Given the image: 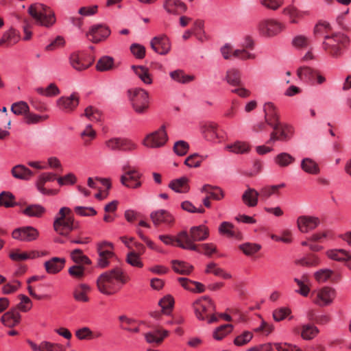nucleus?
<instances>
[{
  "label": "nucleus",
  "instance_id": "55",
  "mask_svg": "<svg viewBox=\"0 0 351 351\" xmlns=\"http://www.w3.org/2000/svg\"><path fill=\"white\" fill-rule=\"evenodd\" d=\"M295 263L305 267H314L319 264V259L317 256L311 254L306 257L296 260Z\"/></svg>",
  "mask_w": 351,
  "mask_h": 351
},
{
  "label": "nucleus",
  "instance_id": "16",
  "mask_svg": "<svg viewBox=\"0 0 351 351\" xmlns=\"http://www.w3.org/2000/svg\"><path fill=\"white\" fill-rule=\"evenodd\" d=\"M150 46L155 52L160 55H166L171 50V43L165 34L154 37L150 42Z\"/></svg>",
  "mask_w": 351,
  "mask_h": 351
},
{
  "label": "nucleus",
  "instance_id": "17",
  "mask_svg": "<svg viewBox=\"0 0 351 351\" xmlns=\"http://www.w3.org/2000/svg\"><path fill=\"white\" fill-rule=\"evenodd\" d=\"M38 231L34 227L25 226L15 229L12 232V237L14 239L29 242L36 239L38 237Z\"/></svg>",
  "mask_w": 351,
  "mask_h": 351
},
{
  "label": "nucleus",
  "instance_id": "61",
  "mask_svg": "<svg viewBox=\"0 0 351 351\" xmlns=\"http://www.w3.org/2000/svg\"><path fill=\"white\" fill-rule=\"evenodd\" d=\"M232 325L231 324H224L219 327H218L213 332V337L216 340H221L224 337H226L228 333L232 331Z\"/></svg>",
  "mask_w": 351,
  "mask_h": 351
},
{
  "label": "nucleus",
  "instance_id": "6",
  "mask_svg": "<svg viewBox=\"0 0 351 351\" xmlns=\"http://www.w3.org/2000/svg\"><path fill=\"white\" fill-rule=\"evenodd\" d=\"M196 317L199 320H207L208 324L217 322V317L212 314L215 311V305L208 297H202L193 304Z\"/></svg>",
  "mask_w": 351,
  "mask_h": 351
},
{
  "label": "nucleus",
  "instance_id": "18",
  "mask_svg": "<svg viewBox=\"0 0 351 351\" xmlns=\"http://www.w3.org/2000/svg\"><path fill=\"white\" fill-rule=\"evenodd\" d=\"M110 34V30L108 27L103 25H95L90 28L86 36L91 42L98 43L108 38Z\"/></svg>",
  "mask_w": 351,
  "mask_h": 351
},
{
  "label": "nucleus",
  "instance_id": "51",
  "mask_svg": "<svg viewBox=\"0 0 351 351\" xmlns=\"http://www.w3.org/2000/svg\"><path fill=\"white\" fill-rule=\"evenodd\" d=\"M15 197L9 191H3L0 193V206L6 208L13 207L16 205Z\"/></svg>",
  "mask_w": 351,
  "mask_h": 351
},
{
  "label": "nucleus",
  "instance_id": "26",
  "mask_svg": "<svg viewBox=\"0 0 351 351\" xmlns=\"http://www.w3.org/2000/svg\"><path fill=\"white\" fill-rule=\"evenodd\" d=\"M285 187V184L282 183L276 185H267L260 189L259 197L263 202L267 201L271 195H278L279 190Z\"/></svg>",
  "mask_w": 351,
  "mask_h": 351
},
{
  "label": "nucleus",
  "instance_id": "13",
  "mask_svg": "<svg viewBox=\"0 0 351 351\" xmlns=\"http://www.w3.org/2000/svg\"><path fill=\"white\" fill-rule=\"evenodd\" d=\"M123 171L125 175L121 177L122 184L130 188H138L141 183L138 181L141 174L135 168H131L130 166H124Z\"/></svg>",
  "mask_w": 351,
  "mask_h": 351
},
{
  "label": "nucleus",
  "instance_id": "24",
  "mask_svg": "<svg viewBox=\"0 0 351 351\" xmlns=\"http://www.w3.org/2000/svg\"><path fill=\"white\" fill-rule=\"evenodd\" d=\"M259 193L253 188L248 187L243 193L241 199L245 205L254 207L258 204Z\"/></svg>",
  "mask_w": 351,
  "mask_h": 351
},
{
  "label": "nucleus",
  "instance_id": "53",
  "mask_svg": "<svg viewBox=\"0 0 351 351\" xmlns=\"http://www.w3.org/2000/svg\"><path fill=\"white\" fill-rule=\"evenodd\" d=\"M38 253L36 252H21L19 250L10 252V257L12 260L15 261H25L29 258H34L37 256Z\"/></svg>",
  "mask_w": 351,
  "mask_h": 351
},
{
  "label": "nucleus",
  "instance_id": "40",
  "mask_svg": "<svg viewBox=\"0 0 351 351\" xmlns=\"http://www.w3.org/2000/svg\"><path fill=\"white\" fill-rule=\"evenodd\" d=\"M219 232L221 234L232 238H239L240 237V233L236 230L234 226L228 221H223L220 224Z\"/></svg>",
  "mask_w": 351,
  "mask_h": 351
},
{
  "label": "nucleus",
  "instance_id": "15",
  "mask_svg": "<svg viewBox=\"0 0 351 351\" xmlns=\"http://www.w3.org/2000/svg\"><path fill=\"white\" fill-rule=\"evenodd\" d=\"M79 102L80 97L77 93H73L70 96L61 97L56 101L58 107L67 113L74 111L79 105Z\"/></svg>",
  "mask_w": 351,
  "mask_h": 351
},
{
  "label": "nucleus",
  "instance_id": "38",
  "mask_svg": "<svg viewBox=\"0 0 351 351\" xmlns=\"http://www.w3.org/2000/svg\"><path fill=\"white\" fill-rule=\"evenodd\" d=\"M204 138L209 141H215L219 138L217 125L213 123H205L202 128Z\"/></svg>",
  "mask_w": 351,
  "mask_h": 351
},
{
  "label": "nucleus",
  "instance_id": "9",
  "mask_svg": "<svg viewBox=\"0 0 351 351\" xmlns=\"http://www.w3.org/2000/svg\"><path fill=\"white\" fill-rule=\"evenodd\" d=\"M335 296V290L330 287H324L313 291L311 295L313 302L319 306L330 305Z\"/></svg>",
  "mask_w": 351,
  "mask_h": 351
},
{
  "label": "nucleus",
  "instance_id": "62",
  "mask_svg": "<svg viewBox=\"0 0 351 351\" xmlns=\"http://www.w3.org/2000/svg\"><path fill=\"white\" fill-rule=\"evenodd\" d=\"M333 274V271L328 269H319L314 274L315 279L319 283H324L329 280L332 275Z\"/></svg>",
  "mask_w": 351,
  "mask_h": 351
},
{
  "label": "nucleus",
  "instance_id": "37",
  "mask_svg": "<svg viewBox=\"0 0 351 351\" xmlns=\"http://www.w3.org/2000/svg\"><path fill=\"white\" fill-rule=\"evenodd\" d=\"M178 281L187 290L198 293L204 291V286L200 282L192 281L186 278H179Z\"/></svg>",
  "mask_w": 351,
  "mask_h": 351
},
{
  "label": "nucleus",
  "instance_id": "31",
  "mask_svg": "<svg viewBox=\"0 0 351 351\" xmlns=\"http://www.w3.org/2000/svg\"><path fill=\"white\" fill-rule=\"evenodd\" d=\"M12 176L17 179L29 180L34 176V173L23 165H18L12 169Z\"/></svg>",
  "mask_w": 351,
  "mask_h": 351
},
{
  "label": "nucleus",
  "instance_id": "29",
  "mask_svg": "<svg viewBox=\"0 0 351 351\" xmlns=\"http://www.w3.org/2000/svg\"><path fill=\"white\" fill-rule=\"evenodd\" d=\"M164 8L169 14H180L186 9L184 3L179 0H166L164 3Z\"/></svg>",
  "mask_w": 351,
  "mask_h": 351
},
{
  "label": "nucleus",
  "instance_id": "14",
  "mask_svg": "<svg viewBox=\"0 0 351 351\" xmlns=\"http://www.w3.org/2000/svg\"><path fill=\"white\" fill-rule=\"evenodd\" d=\"M71 66L78 71L87 69L93 62V60L88 57L85 53H73L69 58Z\"/></svg>",
  "mask_w": 351,
  "mask_h": 351
},
{
  "label": "nucleus",
  "instance_id": "28",
  "mask_svg": "<svg viewBox=\"0 0 351 351\" xmlns=\"http://www.w3.org/2000/svg\"><path fill=\"white\" fill-rule=\"evenodd\" d=\"M169 76L171 80L182 84H187L195 80L194 75H187L182 69H177L170 72Z\"/></svg>",
  "mask_w": 351,
  "mask_h": 351
},
{
  "label": "nucleus",
  "instance_id": "4",
  "mask_svg": "<svg viewBox=\"0 0 351 351\" xmlns=\"http://www.w3.org/2000/svg\"><path fill=\"white\" fill-rule=\"evenodd\" d=\"M349 43L348 38L342 33H335L324 35L322 46L324 50L333 58H338L341 54L342 49Z\"/></svg>",
  "mask_w": 351,
  "mask_h": 351
},
{
  "label": "nucleus",
  "instance_id": "3",
  "mask_svg": "<svg viewBox=\"0 0 351 351\" xmlns=\"http://www.w3.org/2000/svg\"><path fill=\"white\" fill-rule=\"evenodd\" d=\"M27 12L35 22L40 25L50 27L56 21L54 12L44 4L38 3L32 4L28 8Z\"/></svg>",
  "mask_w": 351,
  "mask_h": 351
},
{
  "label": "nucleus",
  "instance_id": "52",
  "mask_svg": "<svg viewBox=\"0 0 351 351\" xmlns=\"http://www.w3.org/2000/svg\"><path fill=\"white\" fill-rule=\"evenodd\" d=\"M11 111L16 115H24L29 111L28 104L23 101L14 103L11 106Z\"/></svg>",
  "mask_w": 351,
  "mask_h": 351
},
{
  "label": "nucleus",
  "instance_id": "5",
  "mask_svg": "<svg viewBox=\"0 0 351 351\" xmlns=\"http://www.w3.org/2000/svg\"><path fill=\"white\" fill-rule=\"evenodd\" d=\"M76 228L71 210L68 207H62L55 217L53 229L59 234L67 237Z\"/></svg>",
  "mask_w": 351,
  "mask_h": 351
},
{
  "label": "nucleus",
  "instance_id": "48",
  "mask_svg": "<svg viewBox=\"0 0 351 351\" xmlns=\"http://www.w3.org/2000/svg\"><path fill=\"white\" fill-rule=\"evenodd\" d=\"M226 79L230 84L232 86H239L241 82L240 71L234 68L228 70Z\"/></svg>",
  "mask_w": 351,
  "mask_h": 351
},
{
  "label": "nucleus",
  "instance_id": "33",
  "mask_svg": "<svg viewBox=\"0 0 351 351\" xmlns=\"http://www.w3.org/2000/svg\"><path fill=\"white\" fill-rule=\"evenodd\" d=\"M90 291V288L88 285L81 284L74 289L73 298L77 302H87L89 301L88 293Z\"/></svg>",
  "mask_w": 351,
  "mask_h": 351
},
{
  "label": "nucleus",
  "instance_id": "7",
  "mask_svg": "<svg viewBox=\"0 0 351 351\" xmlns=\"http://www.w3.org/2000/svg\"><path fill=\"white\" fill-rule=\"evenodd\" d=\"M128 98L132 109L138 114H144L149 108V93L141 88L129 89Z\"/></svg>",
  "mask_w": 351,
  "mask_h": 351
},
{
  "label": "nucleus",
  "instance_id": "1",
  "mask_svg": "<svg viewBox=\"0 0 351 351\" xmlns=\"http://www.w3.org/2000/svg\"><path fill=\"white\" fill-rule=\"evenodd\" d=\"M129 280V277L119 267L101 274L97 280L100 292L105 295H112L121 289L120 285H124Z\"/></svg>",
  "mask_w": 351,
  "mask_h": 351
},
{
  "label": "nucleus",
  "instance_id": "27",
  "mask_svg": "<svg viewBox=\"0 0 351 351\" xmlns=\"http://www.w3.org/2000/svg\"><path fill=\"white\" fill-rule=\"evenodd\" d=\"M20 319V313L17 310L14 309L4 313L1 318V321L5 326L12 328L19 323Z\"/></svg>",
  "mask_w": 351,
  "mask_h": 351
},
{
  "label": "nucleus",
  "instance_id": "20",
  "mask_svg": "<svg viewBox=\"0 0 351 351\" xmlns=\"http://www.w3.org/2000/svg\"><path fill=\"white\" fill-rule=\"evenodd\" d=\"M150 218L156 226L164 223L167 226L171 227L175 220L173 215L165 210L153 211L150 214Z\"/></svg>",
  "mask_w": 351,
  "mask_h": 351
},
{
  "label": "nucleus",
  "instance_id": "22",
  "mask_svg": "<svg viewBox=\"0 0 351 351\" xmlns=\"http://www.w3.org/2000/svg\"><path fill=\"white\" fill-rule=\"evenodd\" d=\"M168 335V330L157 328L153 331L145 333L144 336L148 343L159 345Z\"/></svg>",
  "mask_w": 351,
  "mask_h": 351
},
{
  "label": "nucleus",
  "instance_id": "34",
  "mask_svg": "<svg viewBox=\"0 0 351 351\" xmlns=\"http://www.w3.org/2000/svg\"><path fill=\"white\" fill-rule=\"evenodd\" d=\"M226 149L237 154L248 153L250 150V145L244 141H237L226 146Z\"/></svg>",
  "mask_w": 351,
  "mask_h": 351
},
{
  "label": "nucleus",
  "instance_id": "39",
  "mask_svg": "<svg viewBox=\"0 0 351 351\" xmlns=\"http://www.w3.org/2000/svg\"><path fill=\"white\" fill-rule=\"evenodd\" d=\"M132 69L135 74L146 84L152 83V78L147 67L143 66H132Z\"/></svg>",
  "mask_w": 351,
  "mask_h": 351
},
{
  "label": "nucleus",
  "instance_id": "42",
  "mask_svg": "<svg viewBox=\"0 0 351 351\" xmlns=\"http://www.w3.org/2000/svg\"><path fill=\"white\" fill-rule=\"evenodd\" d=\"M317 71L308 66H301L298 69L297 74L302 80L313 82L315 80V75Z\"/></svg>",
  "mask_w": 351,
  "mask_h": 351
},
{
  "label": "nucleus",
  "instance_id": "8",
  "mask_svg": "<svg viewBox=\"0 0 351 351\" xmlns=\"http://www.w3.org/2000/svg\"><path fill=\"white\" fill-rule=\"evenodd\" d=\"M168 141L165 125H162L158 130L147 134L142 144L149 148H159L163 147Z\"/></svg>",
  "mask_w": 351,
  "mask_h": 351
},
{
  "label": "nucleus",
  "instance_id": "43",
  "mask_svg": "<svg viewBox=\"0 0 351 351\" xmlns=\"http://www.w3.org/2000/svg\"><path fill=\"white\" fill-rule=\"evenodd\" d=\"M205 272L207 274L212 273L217 276H221L224 279H230L232 275L226 272L224 269L219 267L217 265L213 262L207 265Z\"/></svg>",
  "mask_w": 351,
  "mask_h": 351
},
{
  "label": "nucleus",
  "instance_id": "60",
  "mask_svg": "<svg viewBox=\"0 0 351 351\" xmlns=\"http://www.w3.org/2000/svg\"><path fill=\"white\" fill-rule=\"evenodd\" d=\"M3 38L6 42V44L14 45L19 40L20 36L19 32L15 29L10 28L9 30L4 32Z\"/></svg>",
  "mask_w": 351,
  "mask_h": 351
},
{
  "label": "nucleus",
  "instance_id": "46",
  "mask_svg": "<svg viewBox=\"0 0 351 351\" xmlns=\"http://www.w3.org/2000/svg\"><path fill=\"white\" fill-rule=\"evenodd\" d=\"M138 145L132 139L119 137V151L131 152L136 150Z\"/></svg>",
  "mask_w": 351,
  "mask_h": 351
},
{
  "label": "nucleus",
  "instance_id": "63",
  "mask_svg": "<svg viewBox=\"0 0 351 351\" xmlns=\"http://www.w3.org/2000/svg\"><path fill=\"white\" fill-rule=\"evenodd\" d=\"M253 338V334L249 331H245L238 335L234 339V343L237 346H243L249 343Z\"/></svg>",
  "mask_w": 351,
  "mask_h": 351
},
{
  "label": "nucleus",
  "instance_id": "23",
  "mask_svg": "<svg viewBox=\"0 0 351 351\" xmlns=\"http://www.w3.org/2000/svg\"><path fill=\"white\" fill-rule=\"evenodd\" d=\"M266 123L273 126L278 122V115L276 106L271 102L265 103L263 107Z\"/></svg>",
  "mask_w": 351,
  "mask_h": 351
},
{
  "label": "nucleus",
  "instance_id": "41",
  "mask_svg": "<svg viewBox=\"0 0 351 351\" xmlns=\"http://www.w3.org/2000/svg\"><path fill=\"white\" fill-rule=\"evenodd\" d=\"M172 268L175 272L181 275H189L193 269L191 265L180 261H173Z\"/></svg>",
  "mask_w": 351,
  "mask_h": 351
},
{
  "label": "nucleus",
  "instance_id": "10",
  "mask_svg": "<svg viewBox=\"0 0 351 351\" xmlns=\"http://www.w3.org/2000/svg\"><path fill=\"white\" fill-rule=\"evenodd\" d=\"M113 250L114 245L110 242L102 241L97 243V266L99 267L104 269L110 265V259L114 256Z\"/></svg>",
  "mask_w": 351,
  "mask_h": 351
},
{
  "label": "nucleus",
  "instance_id": "57",
  "mask_svg": "<svg viewBox=\"0 0 351 351\" xmlns=\"http://www.w3.org/2000/svg\"><path fill=\"white\" fill-rule=\"evenodd\" d=\"M119 321L122 323L121 328L124 330L133 332H138L139 328L138 327H133L135 321L132 319H130L125 315H121L119 317Z\"/></svg>",
  "mask_w": 351,
  "mask_h": 351
},
{
  "label": "nucleus",
  "instance_id": "25",
  "mask_svg": "<svg viewBox=\"0 0 351 351\" xmlns=\"http://www.w3.org/2000/svg\"><path fill=\"white\" fill-rule=\"evenodd\" d=\"M169 187L176 193H186L189 191V179L185 177H181L171 180L169 184Z\"/></svg>",
  "mask_w": 351,
  "mask_h": 351
},
{
  "label": "nucleus",
  "instance_id": "36",
  "mask_svg": "<svg viewBox=\"0 0 351 351\" xmlns=\"http://www.w3.org/2000/svg\"><path fill=\"white\" fill-rule=\"evenodd\" d=\"M300 167L304 172L311 175H317L320 171L317 163L310 158L302 159Z\"/></svg>",
  "mask_w": 351,
  "mask_h": 351
},
{
  "label": "nucleus",
  "instance_id": "44",
  "mask_svg": "<svg viewBox=\"0 0 351 351\" xmlns=\"http://www.w3.org/2000/svg\"><path fill=\"white\" fill-rule=\"evenodd\" d=\"M96 136L97 132L90 124L87 125L80 133V137L83 140V143L85 146L90 145L91 141H93Z\"/></svg>",
  "mask_w": 351,
  "mask_h": 351
},
{
  "label": "nucleus",
  "instance_id": "49",
  "mask_svg": "<svg viewBox=\"0 0 351 351\" xmlns=\"http://www.w3.org/2000/svg\"><path fill=\"white\" fill-rule=\"evenodd\" d=\"M207 158V156L193 154L189 156L184 160V164L189 167L197 168L201 165V163Z\"/></svg>",
  "mask_w": 351,
  "mask_h": 351
},
{
  "label": "nucleus",
  "instance_id": "32",
  "mask_svg": "<svg viewBox=\"0 0 351 351\" xmlns=\"http://www.w3.org/2000/svg\"><path fill=\"white\" fill-rule=\"evenodd\" d=\"M64 263L65 260L64 258L54 257L51 260L46 261L45 263V267L48 273L56 274L64 267Z\"/></svg>",
  "mask_w": 351,
  "mask_h": 351
},
{
  "label": "nucleus",
  "instance_id": "58",
  "mask_svg": "<svg viewBox=\"0 0 351 351\" xmlns=\"http://www.w3.org/2000/svg\"><path fill=\"white\" fill-rule=\"evenodd\" d=\"M49 118L48 115H38L29 111L24 117L25 122L28 124H37L45 121Z\"/></svg>",
  "mask_w": 351,
  "mask_h": 351
},
{
  "label": "nucleus",
  "instance_id": "21",
  "mask_svg": "<svg viewBox=\"0 0 351 351\" xmlns=\"http://www.w3.org/2000/svg\"><path fill=\"white\" fill-rule=\"evenodd\" d=\"M319 223V218L312 216H300L297 219L298 228L302 232H308L310 230H313Z\"/></svg>",
  "mask_w": 351,
  "mask_h": 351
},
{
  "label": "nucleus",
  "instance_id": "56",
  "mask_svg": "<svg viewBox=\"0 0 351 351\" xmlns=\"http://www.w3.org/2000/svg\"><path fill=\"white\" fill-rule=\"evenodd\" d=\"M71 257L75 263L78 264L90 265L91 263V261L86 256L84 255L82 251L80 249L72 251Z\"/></svg>",
  "mask_w": 351,
  "mask_h": 351
},
{
  "label": "nucleus",
  "instance_id": "50",
  "mask_svg": "<svg viewBox=\"0 0 351 351\" xmlns=\"http://www.w3.org/2000/svg\"><path fill=\"white\" fill-rule=\"evenodd\" d=\"M114 66V60L110 56L101 58L97 63V69L99 71H106L112 69Z\"/></svg>",
  "mask_w": 351,
  "mask_h": 351
},
{
  "label": "nucleus",
  "instance_id": "35",
  "mask_svg": "<svg viewBox=\"0 0 351 351\" xmlns=\"http://www.w3.org/2000/svg\"><path fill=\"white\" fill-rule=\"evenodd\" d=\"M283 13L289 17L291 23H297L304 15L308 14V11H301L293 6L285 8Z\"/></svg>",
  "mask_w": 351,
  "mask_h": 351
},
{
  "label": "nucleus",
  "instance_id": "30",
  "mask_svg": "<svg viewBox=\"0 0 351 351\" xmlns=\"http://www.w3.org/2000/svg\"><path fill=\"white\" fill-rule=\"evenodd\" d=\"M326 255L329 258L337 261L346 263L351 260V255L350 253L342 249L329 250L326 252Z\"/></svg>",
  "mask_w": 351,
  "mask_h": 351
},
{
  "label": "nucleus",
  "instance_id": "45",
  "mask_svg": "<svg viewBox=\"0 0 351 351\" xmlns=\"http://www.w3.org/2000/svg\"><path fill=\"white\" fill-rule=\"evenodd\" d=\"M274 162L280 167H286L295 162V158L287 152H282L275 156Z\"/></svg>",
  "mask_w": 351,
  "mask_h": 351
},
{
  "label": "nucleus",
  "instance_id": "11",
  "mask_svg": "<svg viewBox=\"0 0 351 351\" xmlns=\"http://www.w3.org/2000/svg\"><path fill=\"white\" fill-rule=\"evenodd\" d=\"M258 27L261 34L272 37L279 34L285 28V26L276 20L267 19L261 21Z\"/></svg>",
  "mask_w": 351,
  "mask_h": 351
},
{
  "label": "nucleus",
  "instance_id": "64",
  "mask_svg": "<svg viewBox=\"0 0 351 351\" xmlns=\"http://www.w3.org/2000/svg\"><path fill=\"white\" fill-rule=\"evenodd\" d=\"M84 115L90 121H99L101 118V112L93 106H88L85 110Z\"/></svg>",
  "mask_w": 351,
  "mask_h": 351
},
{
  "label": "nucleus",
  "instance_id": "54",
  "mask_svg": "<svg viewBox=\"0 0 351 351\" xmlns=\"http://www.w3.org/2000/svg\"><path fill=\"white\" fill-rule=\"evenodd\" d=\"M45 209L40 205L34 204L27 206L23 213L29 217H40L45 213Z\"/></svg>",
  "mask_w": 351,
  "mask_h": 351
},
{
  "label": "nucleus",
  "instance_id": "2",
  "mask_svg": "<svg viewBox=\"0 0 351 351\" xmlns=\"http://www.w3.org/2000/svg\"><path fill=\"white\" fill-rule=\"evenodd\" d=\"M208 236L209 230L206 226L204 225L193 226L189 232L182 230L178 233V247L200 252L199 245L195 244V242L204 241Z\"/></svg>",
  "mask_w": 351,
  "mask_h": 351
},
{
  "label": "nucleus",
  "instance_id": "47",
  "mask_svg": "<svg viewBox=\"0 0 351 351\" xmlns=\"http://www.w3.org/2000/svg\"><path fill=\"white\" fill-rule=\"evenodd\" d=\"M319 333V329L311 324H304L302 326L301 336L305 340L313 339Z\"/></svg>",
  "mask_w": 351,
  "mask_h": 351
},
{
  "label": "nucleus",
  "instance_id": "19",
  "mask_svg": "<svg viewBox=\"0 0 351 351\" xmlns=\"http://www.w3.org/2000/svg\"><path fill=\"white\" fill-rule=\"evenodd\" d=\"M57 180L56 175L53 173L47 172L41 173L36 181L37 189L43 195H55L58 194V190L47 189L45 184L47 182H51Z\"/></svg>",
  "mask_w": 351,
  "mask_h": 351
},
{
  "label": "nucleus",
  "instance_id": "12",
  "mask_svg": "<svg viewBox=\"0 0 351 351\" xmlns=\"http://www.w3.org/2000/svg\"><path fill=\"white\" fill-rule=\"evenodd\" d=\"M274 131L271 133L270 141H287L293 134V128L289 125H283L280 123L271 126Z\"/></svg>",
  "mask_w": 351,
  "mask_h": 351
},
{
  "label": "nucleus",
  "instance_id": "59",
  "mask_svg": "<svg viewBox=\"0 0 351 351\" xmlns=\"http://www.w3.org/2000/svg\"><path fill=\"white\" fill-rule=\"evenodd\" d=\"M239 249L247 256H252L258 252L261 246L257 243H245L239 245Z\"/></svg>",
  "mask_w": 351,
  "mask_h": 351
}]
</instances>
